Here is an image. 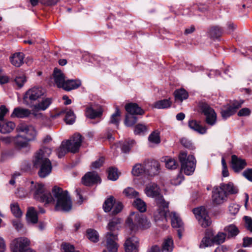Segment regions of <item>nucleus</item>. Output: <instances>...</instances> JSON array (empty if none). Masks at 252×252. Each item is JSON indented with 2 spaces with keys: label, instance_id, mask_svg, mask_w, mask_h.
<instances>
[{
  "label": "nucleus",
  "instance_id": "63",
  "mask_svg": "<svg viewBox=\"0 0 252 252\" xmlns=\"http://www.w3.org/2000/svg\"><path fill=\"white\" fill-rule=\"evenodd\" d=\"M243 246L244 247H252V238L244 237L243 238Z\"/></svg>",
  "mask_w": 252,
  "mask_h": 252
},
{
  "label": "nucleus",
  "instance_id": "58",
  "mask_svg": "<svg viewBox=\"0 0 252 252\" xmlns=\"http://www.w3.org/2000/svg\"><path fill=\"white\" fill-rule=\"evenodd\" d=\"M123 208V204L120 202H117L115 203L113 210L112 211V214L115 215L120 213Z\"/></svg>",
  "mask_w": 252,
  "mask_h": 252
},
{
  "label": "nucleus",
  "instance_id": "2",
  "mask_svg": "<svg viewBox=\"0 0 252 252\" xmlns=\"http://www.w3.org/2000/svg\"><path fill=\"white\" fill-rule=\"evenodd\" d=\"M51 153L52 150L50 148L43 147L37 152L34 156L33 166L39 168L38 174L40 178H45L51 172L52 163L48 158Z\"/></svg>",
  "mask_w": 252,
  "mask_h": 252
},
{
  "label": "nucleus",
  "instance_id": "4",
  "mask_svg": "<svg viewBox=\"0 0 252 252\" xmlns=\"http://www.w3.org/2000/svg\"><path fill=\"white\" fill-rule=\"evenodd\" d=\"M126 224L132 231H136L138 228L144 229L150 227L151 223L147 218L139 213L132 212L126 220Z\"/></svg>",
  "mask_w": 252,
  "mask_h": 252
},
{
  "label": "nucleus",
  "instance_id": "17",
  "mask_svg": "<svg viewBox=\"0 0 252 252\" xmlns=\"http://www.w3.org/2000/svg\"><path fill=\"white\" fill-rule=\"evenodd\" d=\"M232 168L235 172H238L243 169L247 163L245 159L239 158L236 155L231 157Z\"/></svg>",
  "mask_w": 252,
  "mask_h": 252
},
{
  "label": "nucleus",
  "instance_id": "8",
  "mask_svg": "<svg viewBox=\"0 0 252 252\" xmlns=\"http://www.w3.org/2000/svg\"><path fill=\"white\" fill-rule=\"evenodd\" d=\"M193 212L199 223L202 227H206L211 224V221L210 218L205 207L201 206L195 208L193 209Z\"/></svg>",
  "mask_w": 252,
  "mask_h": 252
},
{
  "label": "nucleus",
  "instance_id": "30",
  "mask_svg": "<svg viewBox=\"0 0 252 252\" xmlns=\"http://www.w3.org/2000/svg\"><path fill=\"white\" fill-rule=\"evenodd\" d=\"M135 141L133 140H126L125 141L119 142L117 143L118 147L120 146L121 148L122 151L123 153H128L130 148L133 146Z\"/></svg>",
  "mask_w": 252,
  "mask_h": 252
},
{
  "label": "nucleus",
  "instance_id": "52",
  "mask_svg": "<svg viewBox=\"0 0 252 252\" xmlns=\"http://www.w3.org/2000/svg\"><path fill=\"white\" fill-rule=\"evenodd\" d=\"M226 234L221 232L213 237V241L216 244L219 245L223 243L225 240Z\"/></svg>",
  "mask_w": 252,
  "mask_h": 252
},
{
  "label": "nucleus",
  "instance_id": "64",
  "mask_svg": "<svg viewBox=\"0 0 252 252\" xmlns=\"http://www.w3.org/2000/svg\"><path fill=\"white\" fill-rule=\"evenodd\" d=\"M243 174L248 180L252 182V169H247L245 170Z\"/></svg>",
  "mask_w": 252,
  "mask_h": 252
},
{
  "label": "nucleus",
  "instance_id": "11",
  "mask_svg": "<svg viewBox=\"0 0 252 252\" xmlns=\"http://www.w3.org/2000/svg\"><path fill=\"white\" fill-rule=\"evenodd\" d=\"M30 243V240L27 238L20 237L15 239L11 243V250L12 252H24Z\"/></svg>",
  "mask_w": 252,
  "mask_h": 252
},
{
  "label": "nucleus",
  "instance_id": "18",
  "mask_svg": "<svg viewBox=\"0 0 252 252\" xmlns=\"http://www.w3.org/2000/svg\"><path fill=\"white\" fill-rule=\"evenodd\" d=\"M53 77L55 84L59 88H62L66 82L65 76L62 71L58 68H55L53 73Z\"/></svg>",
  "mask_w": 252,
  "mask_h": 252
},
{
  "label": "nucleus",
  "instance_id": "35",
  "mask_svg": "<svg viewBox=\"0 0 252 252\" xmlns=\"http://www.w3.org/2000/svg\"><path fill=\"white\" fill-rule=\"evenodd\" d=\"M189 126L191 129L201 134H204L207 131V129L205 127L199 125L196 121H189Z\"/></svg>",
  "mask_w": 252,
  "mask_h": 252
},
{
  "label": "nucleus",
  "instance_id": "20",
  "mask_svg": "<svg viewBox=\"0 0 252 252\" xmlns=\"http://www.w3.org/2000/svg\"><path fill=\"white\" fill-rule=\"evenodd\" d=\"M19 130L26 133V137L30 141L34 139L36 137V131L32 126H19Z\"/></svg>",
  "mask_w": 252,
  "mask_h": 252
},
{
  "label": "nucleus",
  "instance_id": "25",
  "mask_svg": "<svg viewBox=\"0 0 252 252\" xmlns=\"http://www.w3.org/2000/svg\"><path fill=\"white\" fill-rule=\"evenodd\" d=\"M81 85V81L80 80H66V82L64 84L63 89L69 91L79 88Z\"/></svg>",
  "mask_w": 252,
  "mask_h": 252
},
{
  "label": "nucleus",
  "instance_id": "12",
  "mask_svg": "<svg viewBox=\"0 0 252 252\" xmlns=\"http://www.w3.org/2000/svg\"><path fill=\"white\" fill-rule=\"evenodd\" d=\"M160 164L156 160H147L145 161L146 175L153 177L159 173Z\"/></svg>",
  "mask_w": 252,
  "mask_h": 252
},
{
  "label": "nucleus",
  "instance_id": "21",
  "mask_svg": "<svg viewBox=\"0 0 252 252\" xmlns=\"http://www.w3.org/2000/svg\"><path fill=\"white\" fill-rule=\"evenodd\" d=\"M157 210L154 212V218L156 221L158 220H166V212L168 208V203L167 202V206L164 207L163 206H158L157 205Z\"/></svg>",
  "mask_w": 252,
  "mask_h": 252
},
{
  "label": "nucleus",
  "instance_id": "36",
  "mask_svg": "<svg viewBox=\"0 0 252 252\" xmlns=\"http://www.w3.org/2000/svg\"><path fill=\"white\" fill-rule=\"evenodd\" d=\"M64 111V114L65 115L64 121L68 125H72L74 123L75 120V116L72 110L67 108L63 109Z\"/></svg>",
  "mask_w": 252,
  "mask_h": 252
},
{
  "label": "nucleus",
  "instance_id": "14",
  "mask_svg": "<svg viewBox=\"0 0 252 252\" xmlns=\"http://www.w3.org/2000/svg\"><path fill=\"white\" fill-rule=\"evenodd\" d=\"M124 246L126 252H138L139 239L135 236L129 237L126 240Z\"/></svg>",
  "mask_w": 252,
  "mask_h": 252
},
{
  "label": "nucleus",
  "instance_id": "50",
  "mask_svg": "<svg viewBox=\"0 0 252 252\" xmlns=\"http://www.w3.org/2000/svg\"><path fill=\"white\" fill-rule=\"evenodd\" d=\"M221 30L219 27L212 28L210 31V35L213 38H218L221 35Z\"/></svg>",
  "mask_w": 252,
  "mask_h": 252
},
{
  "label": "nucleus",
  "instance_id": "33",
  "mask_svg": "<svg viewBox=\"0 0 252 252\" xmlns=\"http://www.w3.org/2000/svg\"><path fill=\"white\" fill-rule=\"evenodd\" d=\"M170 99H164L155 102L153 104V107L157 109H166L170 107L171 105Z\"/></svg>",
  "mask_w": 252,
  "mask_h": 252
},
{
  "label": "nucleus",
  "instance_id": "48",
  "mask_svg": "<svg viewBox=\"0 0 252 252\" xmlns=\"http://www.w3.org/2000/svg\"><path fill=\"white\" fill-rule=\"evenodd\" d=\"M134 115L127 114L126 115L125 124L127 126H133L137 122V117Z\"/></svg>",
  "mask_w": 252,
  "mask_h": 252
},
{
  "label": "nucleus",
  "instance_id": "62",
  "mask_svg": "<svg viewBox=\"0 0 252 252\" xmlns=\"http://www.w3.org/2000/svg\"><path fill=\"white\" fill-rule=\"evenodd\" d=\"M246 222V226L248 230L252 232V219L251 217L245 216L244 217Z\"/></svg>",
  "mask_w": 252,
  "mask_h": 252
},
{
  "label": "nucleus",
  "instance_id": "10",
  "mask_svg": "<svg viewBox=\"0 0 252 252\" xmlns=\"http://www.w3.org/2000/svg\"><path fill=\"white\" fill-rule=\"evenodd\" d=\"M83 141V138L79 133H75L69 139L64 141L70 152L75 153L78 152Z\"/></svg>",
  "mask_w": 252,
  "mask_h": 252
},
{
  "label": "nucleus",
  "instance_id": "26",
  "mask_svg": "<svg viewBox=\"0 0 252 252\" xmlns=\"http://www.w3.org/2000/svg\"><path fill=\"white\" fill-rule=\"evenodd\" d=\"M15 125L12 122H0V132L5 134L11 132L15 128Z\"/></svg>",
  "mask_w": 252,
  "mask_h": 252
},
{
  "label": "nucleus",
  "instance_id": "9",
  "mask_svg": "<svg viewBox=\"0 0 252 252\" xmlns=\"http://www.w3.org/2000/svg\"><path fill=\"white\" fill-rule=\"evenodd\" d=\"M44 94V90L41 88L33 87L27 91L24 96V101L29 104L38 100Z\"/></svg>",
  "mask_w": 252,
  "mask_h": 252
},
{
  "label": "nucleus",
  "instance_id": "38",
  "mask_svg": "<svg viewBox=\"0 0 252 252\" xmlns=\"http://www.w3.org/2000/svg\"><path fill=\"white\" fill-rule=\"evenodd\" d=\"M162 251L171 252L173 248V241L170 237L165 239L162 245Z\"/></svg>",
  "mask_w": 252,
  "mask_h": 252
},
{
  "label": "nucleus",
  "instance_id": "3",
  "mask_svg": "<svg viewBox=\"0 0 252 252\" xmlns=\"http://www.w3.org/2000/svg\"><path fill=\"white\" fill-rule=\"evenodd\" d=\"M51 153L52 150L50 148L43 147L37 152L34 156L33 166L39 168L38 174L40 178H45L51 172L52 163L48 158Z\"/></svg>",
  "mask_w": 252,
  "mask_h": 252
},
{
  "label": "nucleus",
  "instance_id": "43",
  "mask_svg": "<svg viewBox=\"0 0 252 252\" xmlns=\"http://www.w3.org/2000/svg\"><path fill=\"white\" fill-rule=\"evenodd\" d=\"M87 237L92 242L96 243L99 240L98 232L92 229H89L87 231Z\"/></svg>",
  "mask_w": 252,
  "mask_h": 252
},
{
  "label": "nucleus",
  "instance_id": "22",
  "mask_svg": "<svg viewBox=\"0 0 252 252\" xmlns=\"http://www.w3.org/2000/svg\"><path fill=\"white\" fill-rule=\"evenodd\" d=\"M223 193L227 195L236 194L238 192V189L232 183L227 184H221L219 186Z\"/></svg>",
  "mask_w": 252,
  "mask_h": 252
},
{
  "label": "nucleus",
  "instance_id": "40",
  "mask_svg": "<svg viewBox=\"0 0 252 252\" xmlns=\"http://www.w3.org/2000/svg\"><path fill=\"white\" fill-rule=\"evenodd\" d=\"M224 231L228 235V237H235L239 232L238 228L233 224H230L227 226H226L224 228Z\"/></svg>",
  "mask_w": 252,
  "mask_h": 252
},
{
  "label": "nucleus",
  "instance_id": "28",
  "mask_svg": "<svg viewBox=\"0 0 252 252\" xmlns=\"http://www.w3.org/2000/svg\"><path fill=\"white\" fill-rule=\"evenodd\" d=\"M28 222L36 223L38 221L37 214L33 207H30L27 213Z\"/></svg>",
  "mask_w": 252,
  "mask_h": 252
},
{
  "label": "nucleus",
  "instance_id": "13",
  "mask_svg": "<svg viewBox=\"0 0 252 252\" xmlns=\"http://www.w3.org/2000/svg\"><path fill=\"white\" fill-rule=\"evenodd\" d=\"M106 246L109 252H117L118 245L117 234L109 232L105 236Z\"/></svg>",
  "mask_w": 252,
  "mask_h": 252
},
{
  "label": "nucleus",
  "instance_id": "15",
  "mask_svg": "<svg viewBox=\"0 0 252 252\" xmlns=\"http://www.w3.org/2000/svg\"><path fill=\"white\" fill-rule=\"evenodd\" d=\"M227 197L219 187L215 188L212 192V200L214 204L220 205L226 201Z\"/></svg>",
  "mask_w": 252,
  "mask_h": 252
},
{
  "label": "nucleus",
  "instance_id": "27",
  "mask_svg": "<svg viewBox=\"0 0 252 252\" xmlns=\"http://www.w3.org/2000/svg\"><path fill=\"white\" fill-rule=\"evenodd\" d=\"M132 174L135 176H146L145 161L143 164L137 163L132 168Z\"/></svg>",
  "mask_w": 252,
  "mask_h": 252
},
{
  "label": "nucleus",
  "instance_id": "61",
  "mask_svg": "<svg viewBox=\"0 0 252 252\" xmlns=\"http://www.w3.org/2000/svg\"><path fill=\"white\" fill-rule=\"evenodd\" d=\"M239 210V205L231 203L229 206V211L230 214L232 215H235L237 214Z\"/></svg>",
  "mask_w": 252,
  "mask_h": 252
},
{
  "label": "nucleus",
  "instance_id": "42",
  "mask_svg": "<svg viewBox=\"0 0 252 252\" xmlns=\"http://www.w3.org/2000/svg\"><path fill=\"white\" fill-rule=\"evenodd\" d=\"M121 222V220L117 218H115L112 219L109 222L107 225V229L110 231H114L118 229L119 224Z\"/></svg>",
  "mask_w": 252,
  "mask_h": 252
},
{
  "label": "nucleus",
  "instance_id": "24",
  "mask_svg": "<svg viewBox=\"0 0 252 252\" xmlns=\"http://www.w3.org/2000/svg\"><path fill=\"white\" fill-rule=\"evenodd\" d=\"M24 55L23 53L18 52L13 54L10 58L11 63L16 67L20 66L24 63Z\"/></svg>",
  "mask_w": 252,
  "mask_h": 252
},
{
  "label": "nucleus",
  "instance_id": "51",
  "mask_svg": "<svg viewBox=\"0 0 252 252\" xmlns=\"http://www.w3.org/2000/svg\"><path fill=\"white\" fill-rule=\"evenodd\" d=\"M149 141L154 144H159L160 142V139L159 133L157 131L153 132L149 136Z\"/></svg>",
  "mask_w": 252,
  "mask_h": 252
},
{
  "label": "nucleus",
  "instance_id": "60",
  "mask_svg": "<svg viewBox=\"0 0 252 252\" xmlns=\"http://www.w3.org/2000/svg\"><path fill=\"white\" fill-rule=\"evenodd\" d=\"M104 161V158L103 157H101L96 161H94L92 163L91 167L93 169H96L100 167L102 165Z\"/></svg>",
  "mask_w": 252,
  "mask_h": 252
},
{
  "label": "nucleus",
  "instance_id": "31",
  "mask_svg": "<svg viewBox=\"0 0 252 252\" xmlns=\"http://www.w3.org/2000/svg\"><path fill=\"white\" fill-rule=\"evenodd\" d=\"M102 114V109L99 107L97 110H95L92 107H88L86 110V116L91 118L94 119L100 117Z\"/></svg>",
  "mask_w": 252,
  "mask_h": 252
},
{
  "label": "nucleus",
  "instance_id": "37",
  "mask_svg": "<svg viewBox=\"0 0 252 252\" xmlns=\"http://www.w3.org/2000/svg\"><path fill=\"white\" fill-rule=\"evenodd\" d=\"M29 141L27 137L17 135L16 137H15L14 143L17 147L24 148L28 146V141Z\"/></svg>",
  "mask_w": 252,
  "mask_h": 252
},
{
  "label": "nucleus",
  "instance_id": "49",
  "mask_svg": "<svg viewBox=\"0 0 252 252\" xmlns=\"http://www.w3.org/2000/svg\"><path fill=\"white\" fill-rule=\"evenodd\" d=\"M11 211L13 215L16 218L20 217L22 213L17 203L14 202L11 204Z\"/></svg>",
  "mask_w": 252,
  "mask_h": 252
},
{
  "label": "nucleus",
  "instance_id": "7",
  "mask_svg": "<svg viewBox=\"0 0 252 252\" xmlns=\"http://www.w3.org/2000/svg\"><path fill=\"white\" fill-rule=\"evenodd\" d=\"M199 106L206 116V123L211 126L214 125L217 121V114L214 109L204 102H200Z\"/></svg>",
  "mask_w": 252,
  "mask_h": 252
},
{
  "label": "nucleus",
  "instance_id": "53",
  "mask_svg": "<svg viewBox=\"0 0 252 252\" xmlns=\"http://www.w3.org/2000/svg\"><path fill=\"white\" fill-rule=\"evenodd\" d=\"M234 113V109H233L229 106L227 108L222 109L221 111V116L224 119L227 118Z\"/></svg>",
  "mask_w": 252,
  "mask_h": 252
},
{
  "label": "nucleus",
  "instance_id": "46",
  "mask_svg": "<svg viewBox=\"0 0 252 252\" xmlns=\"http://www.w3.org/2000/svg\"><path fill=\"white\" fill-rule=\"evenodd\" d=\"M121 116V112L119 109L117 107L116 108V112L113 114L110 118V123L115 124L117 126H118L120 122V117Z\"/></svg>",
  "mask_w": 252,
  "mask_h": 252
},
{
  "label": "nucleus",
  "instance_id": "45",
  "mask_svg": "<svg viewBox=\"0 0 252 252\" xmlns=\"http://www.w3.org/2000/svg\"><path fill=\"white\" fill-rule=\"evenodd\" d=\"M134 206L140 212H144L146 211V204L145 202L141 199L137 198L133 202Z\"/></svg>",
  "mask_w": 252,
  "mask_h": 252
},
{
  "label": "nucleus",
  "instance_id": "1",
  "mask_svg": "<svg viewBox=\"0 0 252 252\" xmlns=\"http://www.w3.org/2000/svg\"><path fill=\"white\" fill-rule=\"evenodd\" d=\"M34 198L40 202L50 203L56 201L55 209L57 211L68 212L72 208V201L67 190L55 186L52 189L53 197L46 190L43 185L36 184L32 188Z\"/></svg>",
  "mask_w": 252,
  "mask_h": 252
},
{
  "label": "nucleus",
  "instance_id": "5",
  "mask_svg": "<svg viewBox=\"0 0 252 252\" xmlns=\"http://www.w3.org/2000/svg\"><path fill=\"white\" fill-rule=\"evenodd\" d=\"M181 163V170L187 175H190L194 172L196 160L193 155H188L185 151H181L178 156Z\"/></svg>",
  "mask_w": 252,
  "mask_h": 252
},
{
  "label": "nucleus",
  "instance_id": "29",
  "mask_svg": "<svg viewBox=\"0 0 252 252\" xmlns=\"http://www.w3.org/2000/svg\"><path fill=\"white\" fill-rule=\"evenodd\" d=\"M175 100L176 102H182L184 100L188 98L189 94L188 92L183 89L177 90L174 93Z\"/></svg>",
  "mask_w": 252,
  "mask_h": 252
},
{
  "label": "nucleus",
  "instance_id": "55",
  "mask_svg": "<svg viewBox=\"0 0 252 252\" xmlns=\"http://www.w3.org/2000/svg\"><path fill=\"white\" fill-rule=\"evenodd\" d=\"M215 244L213 241V238H211L210 237L206 235L202 240L200 247L201 248H205L211 246L212 244Z\"/></svg>",
  "mask_w": 252,
  "mask_h": 252
},
{
  "label": "nucleus",
  "instance_id": "47",
  "mask_svg": "<svg viewBox=\"0 0 252 252\" xmlns=\"http://www.w3.org/2000/svg\"><path fill=\"white\" fill-rule=\"evenodd\" d=\"M66 142L63 141L60 147L57 150L56 153L59 158H61L64 156V155L68 152H70L68 151Z\"/></svg>",
  "mask_w": 252,
  "mask_h": 252
},
{
  "label": "nucleus",
  "instance_id": "39",
  "mask_svg": "<svg viewBox=\"0 0 252 252\" xmlns=\"http://www.w3.org/2000/svg\"><path fill=\"white\" fill-rule=\"evenodd\" d=\"M51 103V99L46 98L43 99L41 102L34 105V108L37 110H45Z\"/></svg>",
  "mask_w": 252,
  "mask_h": 252
},
{
  "label": "nucleus",
  "instance_id": "16",
  "mask_svg": "<svg viewBox=\"0 0 252 252\" xmlns=\"http://www.w3.org/2000/svg\"><path fill=\"white\" fill-rule=\"evenodd\" d=\"M82 182L84 185L89 186L100 183V178L96 172H89L82 177Z\"/></svg>",
  "mask_w": 252,
  "mask_h": 252
},
{
  "label": "nucleus",
  "instance_id": "57",
  "mask_svg": "<svg viewBox=\"0 0 252 252\" xmlns=\"http://www.w3.org/2000/svg\"><path fill=\"white\" fill-rule=\"evenodd\" d=\"M62 248L64 250V252H79L78 251H75L74 246L69 243H63Z\"/></svg>",
  "mask_w": 252,
  "mask_h": 252
},
{
  "label": "nucleus",
  "instance_id": "32",
  "mask_svg": "<svg viewBox=\"0 0 252 252\" xmlns=\"http://www.w3.org/2000/svg\"><path fill=\"white\" fill-rule=\"evenodd\" d=\"M170 217L171 220V224L173 227H182L183 223L178 214L175 212H172L170 214Z\"/></svg>",
  "mask_w": 252,
  "mask_h": 252
},
{
  "label": "nucleus",
  "instance_id": "59",
  "mask_svg": "<svg viewBox=\"0 0 252 252\" xmlns=\"http://www.w3.org/2000/svg\"><path fill=\"white\" fill-rule=\"evenodd\" d=\"M147 130L146 126L143 124H138L135 127L134 133L136 134H140L142 132H144Z\"/></svg>",
  "mask_w": 252,
  "mask_h": 252
},
{
  "label": "nucleus",
  "instance_id": "56",
  "mask_svg": "<svg viewBox=\"0 0 252 252\" xmlns=\"http://www.w3.org/2000/svg\"><path fill=\"white\" fill-rule=\"evenodd\" d=\"M108 178L112 181H116L118 178L117 169L114 168H110L108 171Z\"/></svg>",
  "mask_w": 252,
  "mask_h": 252
},
{
  "label": "nucleus",
  "instance_id": "23",
  "mask_svg": "<svg viewBox=\"0 0 252 252\" xmlns=\"http://www.w3.org/2000/svg\"><path fill=\"white\" fill-rule=\"evenodd\" d=\"M31 114V110L21 107L15 108L11 115L12 118H24Z\"/></svg>",
  "mask_w": 252,
  "mask_h": 252
},
{
  "label": "nucleus",
  "instance_id": "44",
  "mask_svg": "<svg viewBox=\"0 0 252 252\" xmlns=\"http://www.w3.org/2000/svg\"><path fill=\"white\" fill-rule=\"evenodd\" d=\"M14 82L18 88H22L26 82L25 75L23 73L17 75L15 77Z\"/></svg>",
  "mask_w": 252,
  "mask_h": 252
},
{
  "label": "nucleus",
  "instance_id": "6",
  "mask_svg": "<svg viewBox=\"0 0 252 252\" xmlns=\"http://www.w3.org/2000/svg\"><path fill=\"white\" fill-rule=\"evenodd\" d=\"M145 192L148 196L155 198V202L158 206H167V202L164 200L163 196L160 194L159 188L156 184L151 183L147 185Z\"/></svg>",
  "mask_w": 252,
  "mask_h": 252
},
{
  "label": "nucleus",
  "instance_id": "34",
  "mask_svg": "<svg viewBox=\"0 0 252 252\" xmlns=\"http://www.w3.org/2000/svg\"><path fill=\"white\" fill-rule=\"evenodd\" d=\"M162 161L165 162L166 167L169 169H175L179 166L177 161L174 158H171L168 157H164L162 158Z\"/></svg>",
  "mask_w": 252,
  "mask_h": 252
},
{
  "label": "nucleus",
  "instance_id": "41",
  "mask_svg": "<svg viewBox=\"0 0 252 252\" xmlns=\"http://www.w3.org/2000/svg\"><path fill=\"white\" fill-rule=\"evenodd\" d=\"M115 203V201L113 196H110L105 201L103 205L104 211L105 212H110L112 210V207H114Z\"/></svg>",
  "mask_w": 252,
  "mask_h": 252
},
{
  "label": "nucleus",
  "instance_id": "19",
  "mask_svg": "<svg viewBox=\"0 0 252 252\" xmlns=\"http://www.w3.org/2000/svg\"><path fill=\"white\" fill-rule=\"evenodd\" d=\"M125 109L128 114L140 115L144 114V111L135 103H129L126 105Z\"/></svg>",
  "mask_w": 252,
  "mask_h": 252
},
{
  "label": "nucleus",
  "instance_id": "54",
  "mask_svg": "<svg viewBox=\"0 0 252 252\" xmlns=\"http://www.w3.org/2000/svg\"><path fill=\"white\" fill-rule=\"evenodd\" d=\"M123 193L127 197L129 198H134L136 197L138 195V192L135 191L132 188H127L126 189Z\"/></svg>",
  "mask_w": 252,
  "mask_h": 252
}]
</instances>
